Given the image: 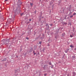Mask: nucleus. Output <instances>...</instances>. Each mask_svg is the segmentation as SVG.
<instances>
[{
    "mask_svg": "<svg viewBox=\"0 0 76 76\" xmlns=\"http://www.w3.org/2000/svg\"><path fill=\"white\" fill-rule=\"evenodd\" d=\"M67 51H68V50H66L65 51V52L66 53H67Z\"/></svg>",
    "mask_w": 76,
    "mask_h": 76,
    "instance_id": "obj_9",
    "label": "nucleus"
},
{
    "mask_svg": "<svg viewBox=\"0 0 76 76\" xmlns=\"http://www.w3.org/2000/svg\"><path fill=\"white\" fill-rule=\"evenodd\" d=\"M48 24L46 23V26H48Z\"/></svg>",
    "mask_w": 76,
    "mask_h": 76,
    "instance_id": "obj_18",
    "label": "nucleus"
},
{
    "mask_svg": "<svg viewBox=\"0 0 76 76\" xmlns=\"http://www.w3.org/2000/svg\"><path fill=\"white\" fill-rule=\"evenodd\" d=\"M69 76V74H68L67 75V76Z\"/></svg>",
    "mask_w": 76,
    "mask_h": 76,
    "instance_id": "obj_25",
    "label": "nucleus"
},
{
    "mask_svg": "<svg viewBox=\"0 0 76 76\" xmlns=\"http://www.w3.org/2000/svg\"><path fill=\"white\" fill-rule=\"evenodd\" d=\"M34 55H35L36 54V53H34Z\"/></svg>",
    "mask_w": 76,
    "mask_h": 76,
    "instance_id": "obj_22",
    "label": "nucleus"
},
{
    "mask_svg": "<svg viewBox=\"0 0 76 76\" xmlns=\"http://www.w3.org/2000/svg\"><path fill=\"white\" fill-rule=\"evenodd\" d=\"M42 42H39V44H42Z\"/></svg>",
    "mask_w": 76,
    "mask_h": 76,
    "instance_id": "obj_16",
    "label": "nucleus"
},
{
    "mask_svg": "<svg viewBox=\"0 0 76 76\" xmlns=\"http://www.w3.org/2000/svg\"><path fill=\"white\" fill-rule=\"evenodd\" d=\"M28 23H29V22H28Z\"/></svg>",
    "mask_w": 76,
    "mask_h": 76,
    "instance_id": "obj_42",
    "label": "nucleus"
},
{
    "mask_svg": "<svg viewBox=\"0 0 76 76\" xmlns=\"http://www.w3.org/2000/svg\"><path fill=\"white\" fill-rule=\"evenodd\" d=\"M6 1H7V0H5Z\"/></svg>",
    "mask_w": 76,
    "mask_h": 76,
    "instance_id": "obj_33",
    "label": "nucleus"
},
{
    "mask_svg": "<svg viewBox=\"0 0 76 76\" xmlns=\"http://www.w3.org/2000/svg\"><path fill=\"white\" fill-rule=\"evenodd\" d=\"M50 25L51 26H53V24H50Z\"/></svg>",
    "mask_w": 76,
    "mask_h": 76,
    "instance_id": "obj_23",
    "label": "nucleus"
},
{
    "mask_svg": "<svg viewBox=\"0 0 76 76\" xmlns=\"http://www.w3.org/2000/svg\"><path fill=\"white\" fill-rule=\"evenodd\" d=\"M45 76H46L47 75V74H44Z\"/></svg>",
    "mask_w": 76,
    "mask_h": 76,
    "instance_id": "obj_28",
    "label": "nucleus"
},
{
    "mask_svg": "<svg viewBox=\"0 0 76 76\" xmlns=\"http://www.w3.org/2000/svg\"><path fill=\"white\" fill-rule=\"evenodd\" d=\"M6 61V58H4L2 61Z\"/></svg>",
    "mask_w": 76,
    "mask_h": 76,
    "instance_id": "obj_6",
    "label": "nucleus"
},
{
    "mask_svg": "<svg viewBox=\"0 0 76 76\" xmlns=\"http://www.w3.org/2000/svg\"><path fill=\"white\" fill-rule=\"evenodd\" d=\"M16 72H17V70L15 71V73H16Z\"/></svg>",
    "mask_w": 76,
    "mask_h": 76,
    "instance_id": "obj_29",
    "label": "nucleus"
},
{
    "mask_svg": "<svg viewBox=\"0 0 76 76\" xmlns=\"http://www.w3.org/2000/svg\"><path fill=\"white\" fill-rule=\"evenodd\" d=\"M49 65H51V62H49Z\"/></svg>",
    "mask_w": 76,
    "mask_h": 76,
    "instance_id": "obj_13",
    "label": "nucleus"
},
{
    "mask_svg": "<svg viewBox=\"0 0 76 76\" xmlns=\"http://www.w3.org/2000/svg\"><path fill=\"white\" fill-rule=\"evenodd\" d=\"M16 10V12H18V8H17L15 10Z\"/></svg>",
    "mask_w": 76,
    "mask_h": 76,
    "instance_id": "obj_7",
    "label": "nucleus"
},
{
    "mask_svg": "<svg viewBox=\"0 0 76 76\" xmlns=\"http://www.w3.org/2000/svg\"><path fill=\"white\" fill-rule=\"evenodd\" d=\"M42 18H44V17H42Z\"/></svg>",
    "mask_w": 76,
    "mask_h": 76,
    "instance_id": "obj_36",
    "label": "nucleus"
},
{
    "mask_svg": "<svg viewBox=\"0 0 76 76\" xmlns=\"http://www.w3.org/2000/svg\"><path fill=\"white\" fill-rule=\"evenodd\" d=\"M26 39H27L28 40V39H29V38L28 37H26Z\"/></svg>",
    "mask_w": 76,
    "mask_h": 76,
    "instance_id": "obj_21",
    "label": "nucleus"
},
{
    "mask_svg": "<svg viewBox=\"0 0 76 76\" xmlns=\"http://www.w3.org/2000/svg\"><path fill=\"white\" fill-rule=\"evenodd\" d=\"M23 14L22 13V14H21V16L22 15H23Z\"/></svg>",
    "mask_w": 76,
    "mask_h": 76,
    "instance_id": "obj_31",
    "label": "nucleus"
},
{
    "mask_svg": "<svg viewBox=\"0 0 76 76\" xmlns=\"http://www.w3.org/2000/svg\"><path fill=\"white\" fill-rule=\"evenodd\" d=\"M50 26H48V29H49V28Z\"/></svg>",
    "mask_w": 76,
    "mask_h": 76,
    "instance_id": "obj_32",
    "label": "nucleus"
},
{
    "mask_svg": "<svg viewBox=\"0 0 76 76\" xmlns=\"http://www.w3.org/2000/svg\"><path fill=\"white\" fill-rule=\"evenodd\" d=\"M9 39H6L4 42V44L5 45H9Z\"/></svg>",
    "mask_w": 76,
    "mask_h": 76,
    "instance_id": "obj_1",
    "label": "nucleus"
},
{
    "mask_svg": "<svg viewBox=\"0 0 76 76\" xmlns=\"http://www.w3.org/2000/svg\"><path fill=\"white\" fill-rule=\"evenodd\" d=\"M65 34H63L62 35V37H64V35Z\"/></svg>",
    "mask_w": 76,
    "mask_h": 76,
    "instance_id": "obj_8",
    "label": "nucleus"
},
{
    "mask_svg": "<svg viewBox=\"0 0 76 76\" xmlns=\"http://www.w3.org/2000/svg\"><path fill=\"white\" fill-rule=\"evenodd\" d=\"M73 15H71V16H70V17L71 18H72V17H73Z\"/></svg>",
    "mask_w": 76,
    "mask_h": 76,
    "instance_id": "obj_20",
    "label": "nucleus"
},
{
    "mask_svg": "<svg viewBox=\"0 0 76 76\" xmlns=\"http://www.w3.org/2000/svg\"><path fill=\"white\" fill-rule=\"evenodd\" d=\"M50 45H49V44H48V46H50Z\"/></svg>",
    "mask_w": 76,
    "mask_h": 76,
    "instance_id": "obj_27",
    "label": "nucleus"
},
{
    "mask_svg": "<svg viewBox=\"0 0 76 76\" xmlns=\"http://www.w3.org/2000/svg\"><path fill=\"white\" fill-rule=\"evenodd\" d=\"M74 29H75V28H74Z\"/></svg>",
    "mask_w": 76,
    "mask_h": 76,
    "instance_id": "obj_40",
    "label": "nucleus"
},
{
    "mask_svg": "<svg viewBox=\"0 0 76 76\" xmlns=\"http://www.w3.org/2000/svg\"><path fill=\"white\" fill-rule=\"evenodd\" d=\"M48 66L47 65H45L44 66V67H45V68H46V67H47V68L48 67Z\"/></svg>",
    "mask_w": 76,
    "mask_h": 76,
    "instance_id": "obj_3",
    "label": "nucleus"
},
{
    "mask_svg": "<svg viewBox=\"0 0 76 76\" xmlns=\"http://www.w3.org/2000/svg\"><path fill=\"white\" fill-rule=\"evenodd\" d=\"M30 6H31V7H32V6H33V3H30Z\"/></svg>",
    "mask_w": 76,
    "mask_h": 76,
    "instance_id": "obj_5",
    "label": "nucleus"
},
{
    "mask_svg": "<svg viewBox=\"0 0 76 76\" xmlns=\"http://www.w3.org/2000/svg\"><path fill=\"white\" fill-rule=\"evenodd\" d=\"M76 76V73L75 72H73L72 73V76Z\"/></svg>",
    "mask_w": 76,
    "mask_h": 76,
    "instance_id": "obj_4",
    "label": "nucleus"
},
{
    "mask_svg": "<svg viewBox=\"0 0 76 76\" xmlns=\"http://www.w3.org/2000/svg\"><path fill=\"white\" fill-rule=\"evenodd\" d=\"M66 15L65 18H66Z\"/></svg>",
    "mask_w": 76,
    "mask_h": 76,
    "instance_id": "obj_37",
    "label": "nucleus"
},
{
    "mask_svg": "<svg viewBox=\"0 0 76 76\" xmlns=\"http://www.w3.org/2000/svg\"><path fill=\"white\" fill-rule=\"evenodd\" d=\"M68 18H67V19H68Z\"/></svg>",
    "mask_w": 76,
    "mask_h": 76,
    "instance_id": "obj_43",
    "label": "nucleus"
},
{
    "mask_svg": "<svg viewBox=\"0 0 76 76\" xmlns=\"http://www.w3.org/2000/svg\"><path fill=\"white\" fill-rule=\"evenodd\" d=\"M70 25H71V24H70Z\"/></svg>",
    "mask_w": 76,
    "mask_h": 76,
    "instance_id": "obj_38",
    "label": "nucleus"
},
{
    "mask_svg": "<svg viewBox=\"0 0 76 76\" xmlns=\"http://www.w3.org/2000/svg\"><path fill=\"white\" fill-rule=\"evenodd\" d=\"M70 37L71 38H72V37H73V36H72V35H70Z\"/></svg>",
    "mask_w": 76,
    "mask_h": 76,
    "instance_id": "obj_19",
    "label": "nucleus"
},
{
    "mask_svg": "<svg viewBox=\"0 0 76 76\" xmlns=\"http://www.w3.org/2000/svg\"><path fill=\"white\" fill-rule=\"evenodd\" d=\"M34 13H35V14H36V13H37V10H35V11H34Z\"/></svg>",
    "mask_w": 76,
    "mask_h": 76,
    "instance_id": "obj_14",
    "label": "nucleus"
},
{
    "mask_svg": "<svg viewBox=\"0 0 76 76\" xmlns=\"http://www.w3.org/2000/svg\"><path fill=\"white\" fill-rule=\"evenodd\" d=\"M42 36H43V37H44V34H43Z\"/></svg>",
    "mask_w": 76,
    "mask_h": 76,
    "instance_id": "obj_30",
    "label": "nucleus"
},
{
    "mask_svg": "<svg viewBox=\"0 0 76 76\" xmlns=\"http://www.w3.org/2000/svg\"><path fill=\"white\" fill-rule=\"evenodd\" d=\"M70 47H71V48H73V45H70Z\"/></svg>",
    "mask_w": 76,
    "mask_h": 76,
    "instance_id": "obj_10",
    "label": "nucleus"
},
{
    "mask_svg": "<svg viewBox=\"0 0 76 76\" xmlns=\"http://www.w3.org/2000/svg\"><path fill=\"white\" fill-rule=\"evenodd\" d=\"M73 35V34H72Z\"/></svg>",
    "mask_w": 76,
    "mask_h": 76,
    "instance_id": "obj_41",
    "label": "nucleus"
},
{
    "mask_svg": "<svg viewBox=\"0 0 76 76\" xmlns=\"http://www.w3.org/2000/svg\"><path fill=\"white\" fill-rule=\"evenodd\" d=\"M72 57L73 58H75V56H72Z\"/></svg>",
    "mask_w": 76,
    "mask_h": 76,
    "instance_id": "obj_24",
    "label": "nucleus"
},
{
    "mask_svg": "<svg viewBox=\"0 0 76 76\" xmlns=\"http://www.w3.org/2000/svg\"><path fill=\"white\" fill-rule=\"evenodd\" d=\"M29 22H31V19H29Z\"/></svg>",
    "mask_w": 76,
    "mask_h": 76,
    "instance_id": "obj_17",
    "label": "nucleus"
},
{
    "mask_svg": "<svg viewBox=\"0 0 76 76\" xmlns=\"http://www.w3.org/2000/svg\"><path fill=\"white\" fill-rule=\"evenodd\" d=\"M64 25H67V23L66 22H64Z\"/></svg>",
    "mask_w": 76,
    "mask_h": 76,
    "instance_id": "obj_11",
    "label": "nucleus"
},
{
    "mask_svg": "<svg viewBox=\"0 0 76 76\" xmlns=\"http://www.w3.org/2000/svg\"><path fill=\"white\" fill-rule=\"evenodd\" d=\"M65 19H66V18H65Z\"/></svg>",
    "mask_w": 76,
    "mask_h": 76,
    "instance_id": "obj_34",
    "label": "nucleus"
},
{
    "mask_svg": "<svg viewBox=\"0 0 76 76\" xmlns=\"http://www.w3.org/2000/svg\"><path fill=\"white\" fill-rule=\"evenodd\" d=\"M73 15H76V13L75 12L73 14Z\"/></svg>",
    "mask_w": 76,
    "mask_h": 76,
    "instance_id": "obj_15",
    "label": "nucleus"
},
{
    "mask_svg": "<svg viewBox=\"0 0 76 76\" xmlns=\"http://www.w3.org/2000/svg\"><path fill=\"white\" fill-rule=\"evenodd\" d=\"M49 69H50V66H49Z\"/></svg>",
    "mask_w": 76,
    "mask_h": 76,
    "instance_id": "obj_35",
    "label": "nucleus"
},
{
    "mask_svg": "<svg viewBox=\"0 0 76 76\" xmlns=\"http://www.w3.org/2000/svg\"><path fill=\"white\" fill-rule=\"evenodd\" d=\"M40 0V1H41V0Z\"/></svg>",
    "mask_w": 76,
    "mask_h": 76,
    "instance_id": "obj_39",
    "label": "nucleus"
},
{
    "mask_svg": "<svg viewBox=\"0 0 76 76\" xmlns=\"http://www.w3.org/2000/svg\"><path fill=\"white\" fill-rule=\"evenodd\" d=\"M53 65H52V66H50V67H51V69H53Z\"/></svg>",
    "mask_w": 76,
    "mask_h": 76,
    "instance_id": "obj_12",
    "label": "nucleus"
},
{
    "mask_svg": "<svg viewBox=\"0 0 76 76\" xmlns=\"http://www.w3.org/2000/svg\"><path fill=\"white\" fill-rule=\"evenodd\" d=\"M33 53H35V51H33Z\"/></svg>",
    "mask_w": 76,
    "mask_h": 76,
    "instance_id": "obj_26",
    "label": "nucleus"
},
{
    "mask_svg": "<svg viewBox=\"0 0 76 76\" xmlns=\"http://www.w3.org/2000/svg\"><path fill=\"white\" fill-rule=\"evenodd\" d=\"M60 38V37L58 35H57L56 36H55V38L56 39H57L58 38Z\"/></svg>",
    "mask_w": 76,
    "mask_h": 76,
    "instance_id": "obj_2",
    "label": "nucleus"
}]
</instances>
